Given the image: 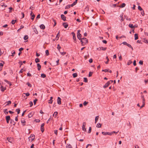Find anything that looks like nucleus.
Segmentation results:
<instances>
[{
  "label": "nucleus",
  "mask_w": 148,
  "mask_h": 148,
  "mask_svg": "<svg viewBox=\"0 0 148 148\" xmlns=\"http://www.w3.org/2000/svg\"><path fill=\"white\" fill-rule=\"evenodd\" d=\"M37 100H38V99H35V100H34L33 102L34 103V105L36 104Z\"/></svg>",
  "instance_id": "obj_57"
},
{
  "label": "nucleus",
  "mask_w": 148,
  "mask_h": 148,
  "mask_svg": "<svg viewBox=\"0 0 148 148\" xmlns=\"http://www.w3.org/2000/svg\"><path fill=\"white\" fill-rule=\"evenodd\" d=\"M25 40H26L28 38V36L27 35H25L23 38Z\"/></svg>",
  "instance_id": "obj_31"
},
{
  "label": "nucleus",
  "mask_w": 148,
  "mask_h": 148,
  "mask_svg": "<svg viewBox=\"0 0 148 148\" xmlns=\"http://www.w3.org/2000/svg\"><path fill=\"white\" fill-rule=\"evenodd\" d=\"M21 14L22 15V17H21V18H23L24 17V16H25V14H24V13L23 12H21Z\"/></svg>",
  "instance_id": "obj_58"
},
{
  "label": "nucleus",
  "mask_w": 148,
  "mask_h": 148,
  "mask_svg": "<svg viewBox=\"0 0 148 148\" xmlns=\"http://www.w3.org/2000/svg\"><path fill=\"white\" fill-rule=\"evenodd\" d=\"M37 67H38V70L39 71L40 70L41 68V66L39 63H37Z\"/></svg>",
  "instance_id": "obj_11"
},
{
  "label": "nucleus",
  "mask_w": 148,
  "mask_h": 148,
  "mask_svg": "<svg viewBox=\"0 0 148 148\" xmlns=\"http://www.w3.org/2000/svg\"><path fill=\"white\" fill-rule=\"evenodd\" d=\"M81 31L80 30H79L77 31V38L79 40H81L82 38H81L82 35L80 33V32Z\"/></svg>",
  "instance_id": "obj_2"
},
{
  "label": "nucleus",
  "mask_w": 148,
  "mask_h": 148,
  "mask_svg": "<svg viewBox=\"0 0 148 148\" xmlns=\"http://www.w3.org/2000/svg\"><path fill=\"white\" fill-rule=\"evenodd\" d=\"M16 20H12V21L11 22V23L13 25L16 22Z\"/></svg>",
  "instance_id": "obj_42"
},
{
  "label": "nucleus",
  "mask_w": 148,
  "mask_h": 148,
  "mask_svg": "<svg viewBox=\"0 0 148 148\" xmlns=\"http://www.w3.org/2000/svg\"><path fill=\"white\" fill-rule=\"evenodd\" d=\"M132 62L130 60H129L127 63V64L128 65H130L131 64H132Z\"/></svg>",
  "instance_id": "obj_33"
},
{
  "label": "nucleus",
  "mask_w": 148,
  "mask_h": 148,
  "mask_svg": "<svg viewBox=\"0 0 148 148\" xmlns=\"http://www.w3.org/2000/svg\"><path fill=\"white\" fill-rule=\"evenodd\" d=\"M71 7V5H67L65 7V9H68L70 8Z\"/></svg>",
  "instance_id": "obj_23"
},
{
  "label": "nucleus",
  "mask_w": 148,
  "mask_h": 148,
  "mask_svg": "<svg viewBox=\"0 0 148 148\" xmlns=\"http://www.w3.org/2000/svg\"><path fill=\"white\" fill-rule=\"evenodd\" d=\"M24 94H25L26 96L27 97L29 96L30 95V94L29 92H27L26 93H24Z\"/></svg>",
  "instance_id": "obj_61"
},
{
  "label": "nucleus",
  "mask_w": 148,
  "mask_h": 148,
  "mask_svg": "<svg viewBox=\"0 0 148 148\" xmlns=\"http://www.w3.org/2000/svg\"><path fill=\"white\" fill-rule=\"evenodd\" d=\"M78 0H75V1L72 4H71V7H72L75 5L77 3Z\"/></svg>",
  "instance_id": "obj_13"
},
{
  "label": "nucleus",
  "mask_w": 148,
  "mask_h": 148,
  "mask_svg": "<svg viewBox=\"0 0 148 148\" xmlns=\"http://www.w3.org/2000/svg\"><path fill=\"white\" fill-rule=\"evenodd\" d=\"M106 59H107V61L105 62V63L106 64H108L109 61V58H108V56L106 57Z\"/></svg>",
  "instance_id": "obj_38"
},
{
  "label": "nucleus",
  "mask_w": 148,
  "mask_h": 148,
  "mask_svg": "<svg viewBox=\"0 0 148 148\" xmlns=\"http://www.w3.org/2000/svg\"><path fill=\"white\" fill-rule=\"evenodd\" d=\"M85 126H86V123L84 122H83V125L82 126V130L86 132V128H85Z\"/></svg>",
  "instance_id": "obj_4"
},
{
  "label": "nucleus",
  "mask_w": 148,
  "mask_h": 148,
  "mask_svg": "<svg viewBox=\"0 0 148 148\" xmlns=\"http://www.w3.org/2000/svg\"><path fill=\"white\" fill-rule=\"evenodd\" d=\"M138 10H140V11L143 10V9L139 5L138 7Z\"/></svg>",
  "instance_id": "obj_49"
},
{
  "label": "nucleus",
  "mask_w": 148,
  "mask_h": 148,
  "mask_svg": "<svg viewBox=\"0 0 148 148\" xmlns=\"http://www.w3.org/2000/svg\"><path fill=\"white\" fill-rule=\"evenodd\" d=\"M35 62L37 63L38 62H39L40 61V60L39 58H36L35 59Z\"/></svg>",
  "instance_id": "obj_36"
},
{
  "label": "nucleus",
  "mask_w": 148,
  "mask_h": 148,
  "mask_svg": "<svg viewBox=\"0 0 148 148\" xmlns=\"http://www.w3.org/2000/svg\"><path fill=\"white\" fill-rule=\"evenodd\" d=\"M41 77L42 78H45L46 77V75L44 73H42L41 75Z\"/></svg>",
  "instance_id": "obj_37"
},
{
  "label": "nucleus",
  "mask_w": 148,
  "mask_h": 148,
  "mask_svg": "<svg viewBox=\"0 0 148 148\" xmlns=\"http://www.w3.org/2000/svg\"><path fill=\"white\" fill-rule=\"evenodd\" d=\"M62 25L65 28H66L68 26V25L67 23H64L62 24Z\"/></svg>",
  "instance_id": "obj_9"
},
{
  "label": "nucleus",
  "mask_w": 148,
  "mask_h": 148,
  "mask_svg": "<svg viewBox=\"0 0 148 148\" xmlns=\"http://www.w3.org/2000/svg\"><path fill=\"white\" fill-rule=\"evenodd\" d=\"M134 39L135 40H137L138 38V34H134Z\"/></svg>",
  "instance_id": "obj_17"
},
{
  "label": "nucleus",
  "mask_w": 148,
  "mask_h": 148,
  "mask_svg": "<svg viewBox=\"0 0 148 148\" xmlns=\"http://www.w3.org/2000/svg\"><path fill=\"white\" fill-rule=\"evenodd\" d=\"M59 33H60V31L58 33L57 36H56L55 39L56 40H58L59 37L60 36V35Z\"/></svg>",
  "instance_id": "obj_12"
},
{
  "label": "nucleus",
  "mask_w": 148,
  "mask_h": 148,
  "mask_svg": "<svg viewBox=\"0 0 148 148\" xmlns=\"http://www.w3.org/2000/svg\"><path fill=\"white\" fill-rule=\"evenodd\" d=\"M128 26L129 27L132 28V29L133 28H134V26L132 24H130L129 25H128Z\"/></svg>",
  "instance_id": "obj_29"
},
{
  "label": "nucleus",
  "mask_w": 148,
  "mask_h": 148,
  "mask_svg": "<svg viewBox=\"0 0 148 148\" xmlns=\"http://www.w3.org/2000/svg\"><path fill=\"white\" fill-rule=\"evenodd\" d=\"M92 73H93V72H92L90 71L89 72V74H88V76L89 77H90L91 76H92Z\"/></svg>",
  "instance_id": "obj_45"
},
{
  "label": "nucleus",
  "mask_w": 148,
  "mask_h": 148,
  "mask_svg": "<svg viewBox=\"0 0 148 148\" xmlns=\"http://www.w3.org/2000/svg\"><path fill=\"white\" fill-rule=\"evenodd\" d=\"M7 110V109L3 110V112L5 114V115L8 114V112L6 111Z\"/></svg>",
  "instance_id": "obj_27"
},
{
  "label": "nucleus",
  "mask_w": 148,
  "mask_h": 148,
  "mask_svg": "<svg viewBox=\"0 0 148 148\" xmlns=\"http://www.w3.org/2000/svg\"><path fill=\"white\" fill-rule=\"evenodd\" d=\"M96 127L98 128L101 127V124L99 123H98Z\"/></svg>",
  "instance_id": "obj_30"
},
{
  "label": "nucleus",
  "mask_w": 148,
  "mask_h": 148,
  "mask_svg": "<svg viewBox=\"0 0 148 148\" xmlns=\"http://www.w3.org/2000/svg\"><path fill=\"white\" fill-rule=\"evenodd\" d=\"M60 53L62 55H64L66 53V52H60Z\"/></svg>",
  "instance_id": "obj_63"
},
{
  "label": "nucleus",
  "mask_w": 148,
  "mask_h": 148,
  "mask_svg": "<svg viewBox=\"0 0 148 148\" xmlns=\"http://www.w3.org/2000/svg\"><path fill=\"white\" fill-rule=\"evenodd\" d=\"M30 15L31 16V18L32 20H33L35 17V15L33 13L32 11L30 13Z\"/></svg>",
  "instance_id": "obj_5"
},
{
  "label": "nucleus",
  "mask_w": 148,
  "mask_h": 148,
  "mask_svg": "<svg viewBox=\"0 0 148 148\" xmlns=\"http://www.w3.org/2000/svg\"><path fill=\"white\" fill-rule=\"evenodd\" d=\"M84 81L85 82H87L88 80V79L86 77H84Z\"/></svg>",
  "instance_id": "obj_44"
},
{
  "label": "nucleus",
  "mask_w": 148,
  "mask_h": 148,
  "mask_svg": "<svg viewBox=\"0 0 148 148\" xmlns=\"http://www.w3.org/2000/svg\"><path fill=\"white\" fill-rule=\"evenodd\" d=\"M57 48L58 49L59 51H60V49L61 48V47L60 46L59 44L58 45Z\"/></svg>",
  "instance_id": "obj_55"
},
{
  "label": "nucleus",
  "mask_w": 148,
  "mask_h": 148,
  "mask_svg": "<svg viewBox=\"0 0 148 148\" xmlns=\"http://www.w3.org/2000/svg\"><path fill=\"white\" fill-rule=\"evenodd\" d=\"M81 42L82 45L84 46L85 45H86L88 43V40L86 38H82L81 39Z\"/></svg>",
  "instance_id": "obj_1"
},
{
  "label": "nucleus",
  "mask_w": 148,
  "mask_h": 148,
  "mask_svg": "<svg viewBox=\"0 0 148 148\" xmlns=\"http://www.w3.org/2000/svg\"><path fill=\"white\" fill-rule=\"evenodd\" d=\"M57 103L59 105H60L61 104V99L59 97H58Z\"/></svg>",
  "instance_id": "obj_8"
},
{
  "label": "nucleus",
  "mask_w": 148,
  "mask_h": 148,
  "mask_svg": "<svg viewBox=\"0 0 148 148\" xmlns=\"http://www.w3.org/2000/svg\"><path fill=\"white\" fill-rule=\"evenodd\" d=\"M1 91L3 92L4 91V90L6 89L5 88H4L3 86H1Z\"/></svg>",
  "instance_id": "obj_28"
},
{
  "label": "nucleus",
  "mask_w": 148,
  "mask_h": 148,
  "mask_svg": "<svg viewBox=\"0 0 148 148\" xmlns=\"http://www.w3.org/2000/svg\"><path fill=\"white\" fill-rule=\"evenodd\" d=\"M110 84V83L109 82H108L103 86V88H105L107 87Z\"/></svg>",
  "instance_id": "obj_7"
},
{
  "label": "nucleus",
  "mask_w": 148,
  "mask_h": 148,
  "mask_svg": "<svg viewBox=\"0 0 148 148\" xmlns=\"http://www.w3.org/2000/svg\"><path fill=\"white\" fill-rule=\"evenodd\" d=\"M71 34L73 35V40H74V42L75 43L76 42V38L75 36V34L73 32H72L71 33Z\"/></svg>",
  "instance_id": "obj_3"
},
{
  "label": "nucleus",
  "mask_w": 148,
  "mask_h": 148,
  "mask_svg": "<svg viewBox=\"0 0 148 148\" xmlns=\"http://www.w3.org/2000/svg\"><path fill=\"white\" fill-rule=\"evenodd\" d=\"M99 118V116H97L95 118V123H97V121L98 120Z\"/></svg>",
  "instance_id": "obj_21"
},
{
  "label": "nucleus",
  "mask_w": 148,
  "mask_h": 148,
  "mask_svg": "<svg viewBox=\"0 0 148 148\" xmlns=\"http://www.w3.org/2000/svg\"><path fill=\"white\" fill-rule=\"evenodd\" d=\"M23 119V120H21V122L22 123H24L23 124V126H24L25 125V124L24 123H25L26 122L25 120H24Z\"/></svg>",
  "instance_id": "obj_24"
},
{
  "label": "nucleus",
  "mask_w": 148,
  "mask_h": 148,
  "mask_svg": "<svg viewBox=\"0 0 148 148\" xmlns=\"http://www.w3.org/2000/svg\"><path fill=\"white\" fill-rule=\"evenodd\" d=\"M25 69H21V70L19 72V73H22L23 71H25Z\"/></svg>",
  "instance_id": "obj_48"
},
{
  "label": "nucleus",
  "mask_w": 148,
  "mask_h": 148,
  "mask_svg": "<svg viewBox=\"0 0 148 148\" xmlns=\"http://www.w3.org/2000/svg\"><path fill=\"white\" fill-rule=\"evenodd\" d=\"M11 53L12 54L11 55V56H14V55L15 54V51H12Z\"/></svg>",
  "instance_id": "obj_50"
},
{
  "label": "nucleus",
  "mask_w": 148,
  "mask_h": 148,
  "mask_svg": "<svg viewBox=\"0 0 148 148\" xmlns=\"http://www.w3.org/2000/svg\"><path fill=\"white\" fill-rule=\"evenodd\" d=\"M53 97H51L50 98V99L49 101V103H52L53 102L52 99H53Z\"/></svg>",
  "instance_id": "obj_16"
},
{
  "label": "nucleus",
  "mask_w": 148,
  "mask_h": 148,
  "mask_svg": "<svg viewBox=\"0 0 148 148\" xmlns=\"http://www.w3.org/2000/svg\"><path fill=\"white\" fill-rule=\"evenodd\" d=\"M100 49L99 50H102L103 51H105L107 49V47H99Z\"/></svg>",
  "instance_id": "obj_14"
},
{
  "label": "nucleus",
  "mask_w": 148,
  "mask_h": 148,
  "mask_svg": "<svg viewBox=\"0 0 148 148\" xmlns=\"http://www.w3.org/2000/svg\"><path fill=\"white\" fill-rule=\"evenodd\" d=\"M91 129H92L91 127H89V130L88 132V133H90L91 132Z\"/></svg>",
  "instance_id": "obj_47"
},
{
  "label": "nucleus",
  "mask_w": 148,
  "mask_h": 148,
  "mask_svg": "<svg viewBox=\"0 0 148 148\" xmlns=\"http://www.w3.org/2000/svg\"><path fill=\"white\" fill-rule=\"evenodd\" d=\"M102 134L103 135H107V132H102Z\"/></svg>",
  "instance_id": "obj_52"
},
{
  "label": "nucleus",
  "mask_w": 148,
  "mask_h": 148,
  "mask_svg": "<svg viewBox=\"0 0 148 148\" xmlns=\"http://www.w3.org/2000/svg\"><path fill=\"white\" fill-rule=\"evenodd\" d=\"M7 139L9 142L11 143H12V139L11 137L8 138Z\"/></svg>",
  "instance_id": "obj_19"
},
{
  "label": "nucleus",
  "mask_w": 148,
  "mask_h": 148,
  "mask_svg": "<svg viewBox=\"0 0 148 148\" xmlns=\"http://www.w3.org/2000/svg\"><path fill=\"white\" fill-rule=\"evenodd\" d=\"M141 12V14L143 16L145 15V13L144 11L143 10Z\"/></svg>",
  "instance_id": "obj_62"
},
{
  "label": "nucleus",
  "mask_w": 148,
  "mask_h": 148,
  "mask_svg": "<svg viewBox=\"0 0 148 148\" xmlns=\"http://www.w3.org/2000/svg\"><path fill=\"white\" fill-rule=\"evenodd\" d=\"M58 113L57 112H55L53 114V116H54L55 117H56L58 115Z\"/></svg>",
  "instance_id": "obj_25"
},
{
  "label": "nucleus",
  "mask_w": 148,
  "mask_h": 148,
  "mask_svg": "<svg viewBox=\"0 0 148 148\" xmlns=\"http://www.w3.org/2000/svg\"><path fill=\"white\" fill-rule=\"evenodd\" d=\"M40 28L42 29H44L45 28V27L44 25L41 24L40 26Z\"/></svg>",
  "instance_id": "obj_15"
},
{
  "label": "nucleus",
  "mask_w": 148,
  "mask_h": 148,
  "mask_svg": "<svg viewBox=\"0 0 148 148\" xmlns=\"http://www.w3.org/2000/svg\"><path fill=\"white\" fill-rule=\"evenodd\" d=\"M40 18V14H38L37 15V16L36 17V19H38L39 18Z\"/></svg>",
  "instance_id": "obj_56"
},
{
  "label": "nucleus",
  "mask_w": 148,
  "mask_h": 148,
  "mask_svg": "<svg viewBox=\"0 0 148 148\" xmlns=\"http://www.w3.org/2000/svg\"><path fill=\"white\" fill-rule=\"evenodd\" d=\"M124 16L125 17V18H126V19L127 20H128L129 21H130L131 20V18H128V17L127 16Z\"/></svg>",
  "instance_id": "obj_46"
},
{
  "label": "nucleus",
  "mask_w": 148,
  "mask_h": 148,
  "mask_svg": "<svg viewBox=\"0 0 148 148\" xmlns=\"http://www.w3.org/2000/svg\"><path fill=\"white\" fill-rule=\"evenodd\" d=\"M34 138H31V137H29L28 138L30 142H32L34 139Z\"/></svg>",
  "instance_id": "obj_22"
},
{
  "label": "nucleus",
  "mask_w": 148,
  "mask_h": 148,
  "mask_svg": "<svg viewBox=\"0 0 148 148\" xmlns=\"http://www.w3.org/2000/svg\"><path fill=\"white\" fill-rule=\"evenodd\" d=\"M40 130L42 133H43L45 130L44 127H40Z\"/></svg>",
  "instance_id": "obj_34"
},
{
  "label": "nucleus",
  "mask_w": 148,
  "mask_h": 148,
  "mask_svg": "<svg viewBox=\"0 0 148 148\" xmlns=\"http://www.w3.org/2000/svg\"><path fill=\"white\" fill-rule=\"evenodd\" d=\"M45 53L46 56H48L49 54V51L48 50H47L45 51Z\"/></svg>",
  "instance_id": "obj_39"
},
{
  "label": "nucleus",
  "mask_w": 148,
  "mask_h": 148,
  "mask_svg": "<svg viewBox=\"0 0 148 148\" xmlns=\"http://www.w3.org/2000/svg\"><path fill=\"white\" fill-rule=\"evenodd\" d=\"M29 104L30 105V107H31L33 105V102L31 101H30L29 103Z\"/></svg>",
  "instance_id": "obj_59"
},
{
  "label": "nucleus",
  "mask_w": 148,
  "mask_h": 148,
  "mask_svg": "<svg viewBox=\"0 0 148 148\" xmlns=\"http://www.w3.org/2000/svg\"><path fill=\"white\" fill-rule=\"evenodd\" d=\"M51 120H52V118H51V117L48 120V121L47 122V123H49V122Z\"/></svg>",
  "instance_id": "obj_60"
},
{
  "label": "nucleus",
  "mask_w": 148,
  "mask_h": 148,
  "mask_svg": "<svg viewBox=\"0 0 148 148\" xmlns=\"http://www.w3.org/2000/svg\"><path fill=\"white\" fill-rule=\"evenodd\" d=\"M16 111L17 112V114H18L20 113L21 110L19 108H18L16 109Z\"/></svg>",
  "instance_id": "obj_35"
},
{
  "label": "nucleus",
  "mask_w": 148,
  "mask_h": 148,
  "mask_svg": "<svg viewBox=\"0 0 148 148\" xmlns=\"http://www.w3.org/2000/svg\"><path fill=\"white\" fill-rule=\"evenodd\" d=\"M66 148H73L71 145L69 144H67L66 146Z\"/></svg>",
  "instance_id": "obj_20"
},
{
  "label": "nucleus",
  "mask_w": 148,
  "mask_h": 148,
  "mask_svg": "<svg viewBox=\"0 0 148 148\" xmlns=\"http://www.w3.org/2000/svg\"><path fill=\"white\" fill-rule=\"evenodd\" d=\"M109 70L108 69H106L102 70V71L105 72H109Z\"/></svg>",
  "instance_id": "obj_41"
},
{
  "label": "nucleus",
  "mask_w": 148,
  "mask_h": 148,
  "mask_svg": "<svg viewBox=\"0 0 148 148\" xmlns=\"http://www.w3.org/2000/svg\"><path fill=\"white\" fill-rule=\"evenodd\" d=\"M77 76V73H75L73 74V78L76 77Z\"/></svg>",
  "instance_id": "obj_26"
},
{
  "label": "nucleus",
  "mask_w": 148,
  "mask_h": 148,
  "mask_svg": "<svg viewBox=\"0 0 148 148\" xmlns=\"http://www.w3.org/2000/svg\"><path fill=\"white\" fill-rule=\"evenodd\" d=\"M33 116V114H32V113H30L28 115V117L29 118H31Z\"/></svg>",
  "instance_id": "obj_53"
},
{
  "label": "nucleus",
  "mask_w": 148,
  "mask_h": 148,
  "mask_svg": "<svg viewBox=\"0 0 148 148\" xmlns=\"http://www.w3.org/2000/svg\"><path fill=\"white\" fill-rule=\"evenodd\" d=\"M61 19L64 21H66V17L64 14H62L61 15Z\"/></svg>",
  "instance_id": "obj_6"
},
{
  "label": "nucleus",
  "mask_w": 148,
  "mask_h": 148,
  "mask_svg": "<svg viewBox=\"0 0 148 148\" xmlns=\"http://www.w3.org/2000/svg\"><path fill=\"white\" fill-rule=\"evenodd\" d=\"M144 42L146 43H148V40L146 39H144Z\"/></svg>",
  "instance_id": "obj_64"
},
{
  "label": "nucleus",
  "mask_w": 148,
  "mask_h": 148,
  "mask_svg": "<svg viewBox=\"0 0 148 148\" xmlns=\"http://www.w3.org/2000/svg\"><path fill=\"white\" fill-rule=\"evenodd\" d=\"M27 84L28 86L30 87H31L32 86V85L30 84L29 82H27Z\"/></svg>",
  "instance_id": "obj_51"
},
{
  "label": "nucleus",
  "mask_w": 148,
  "mask_h": 148,
  "mask_svg": "<svg viewBox=\"0 0 148 148\" xmlns=\"http://www.w3.org/2000/svg\"><path fill=\"white\" fill-rule=\"evenodd\" d=\"M16 123L14 121V120L11 119L10 120V124H11V125H14Z\"/></svg>",
  "instance_id": "obj_10"
},
{
  "label": "nucleus",
  "mask_w": 148,
  "mask_h": 148,
  "mask_svg": "<svg viewBox=\"0 0 148 148\" xmlns=\"http://www.w3.org/2000/svg\"><path fill=\"white\" fill-rule=\"evenodd\" d=\"M5 119H6V120H8L9 121H10V120L11 119H10V116L9 115H8V116H6Z\"/></svg>",
  "instance_id": "obj_18"
},
{
  "label": "nucleus",
  "mask_w": 148,
  "mask_h": 148,
  "mask_svg": "<svg viewBox=\"0 0 148 148\" xmlns=\"http://www.w3.org/2000/svg\"><path fill=\"white\" fill-rule=\"evenodd\" d=\"M125 3H123L120 6V7L121 8H123L125 7Z\"/></svg>",
  "instance_id": "obj_40"
},
{
  "label": "nucleus",
  "mask_w": 148,
  "mask_h": 148,
  "mask_svg": "<svg viewBox=\"0 0 148 148\" xmlns=\"http://www.w3.org/2000/svg\"><path fill=\"white\" fill-rule=\"evenodd\" d=\"M7 103L6 104V106H8L11 103V102L10 101H9L6 102Z\"/></svg>",
  "instance_id": "obj_32"
},
{
  "label": "nucleus",
  "mask_w": 148,
  "mask_h": 148,
  "mask_svg": "<svg viewBox=\"0 0 148 148\" xmlns=\"http://www.w3.org/2000/svg\"><path fill=\"white\" fill-rule=\"evenodd\" d=\"M139 64L140 65H143V61L142 60H140L139 62Z\"/></svg>",
  "instance_id": "obj_54"
},
{
  "label": "nucleus",
  "mask_w": 148,
  "mask_h": 148,
  "mask_svg": "<svg viewBox=\"0 0 148 148\" xmlns=\"http://www.w3.org/2000/svg\"><path fill=\"white\" fill-rule=\"evenodd\" d=\"M88 103V102L85 101L83 103V105L84 106H86Z\"/></svg>",
  "instance_id": "obj_43"
}]
</instances>
